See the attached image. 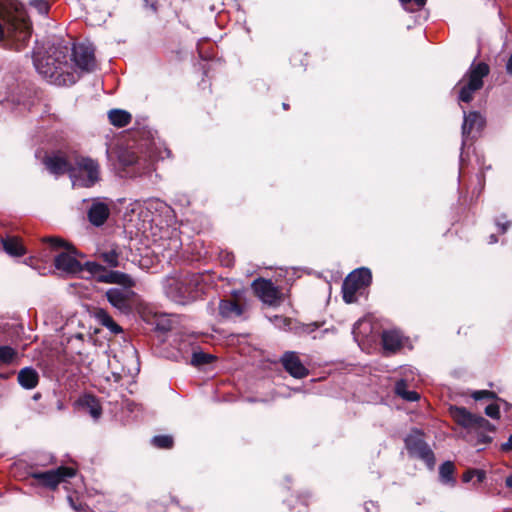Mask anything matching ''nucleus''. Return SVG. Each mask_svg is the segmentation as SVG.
Instances as JSON below:
<instances>
[{"label": "nucleus", "mask_w": 512, "mask_h": 512, "mask_svg": "<svg viewBox=\"0 0 512 512\" xmlns=\"http://www.w3.org/2000/svg\"><path fill=\"white\" fill-rule=\"evenodd\" d=\"M68 47L57 45L50 47L46 55L34 53V66L39 74L55 85H71L77 77L73 67L67 61Z\"/></svg>", "instance_id": "nucleus-3"}, {"label": "nucleus", "mask_w": 512, "mask_h": 512, "mask_svg": "<svg viewBox=\"0 0 512 512\" xmlns=\"http://www.w3.org/2000/svg\"><path fill=\"white\" fill-rule=\"evenodd\" d=\"M109 213V208L105 203L96 202L91 206L88 217L93 225L101 226L108 218Z\"/></svg>", "instance_id": "nucleus-17"}, {"label": "nucleus", "mask_w": 512, "mask_h": 512, "mask_svg": "<svg viewBox=\"0 0 512 512\" xmlns=\"http://www.w3.org/2000/svg\"><path fill=\"white\" fill-rule=\"evenodd\" d=\"M152 444L161 449H169L173 446V438L170 435H158L152 438Z\"/></svg>", "instance_id": "nucleus-27"}, {"label": "nucleus", "mask_w": 512, "mask_h": 512, "mask_svg": "<svg viewBox=\"0 0 512 512\" xmlns=\"http://www.w3.org/2000/svg\"><path fill=\"white\" fill-rule=\"evenodd\" d=\"M42 241L48 243L53 251H59L54 258V265L57 270L63 273L76 275L86 272L101 283L132 284L126 273L108 270L106 267L93 261H87L85 264H81L75 257L78 254L77 250L72 244L60 237H45Z\"/></svg>", "instance_id": "nucleus-1"}, {"label": "nucleus", "mask_w": 512, "mask_h": 512, "mask_svg": "<svg viewBox=\"0 0 512 512\" xmlns=\"http://www.w3.org/2000/svg\"><path fill=\"white\" fill-rule=\"evenodd\" d=\"M126 275L130 278L131 285L119 284L122 288H110L106 292L109 303L122 313H128L131 309V299L134 295L131 288L135 286V280L129 274Z\"/></svg>", "instance_id": "nucleus-10"}, {"label": "nucleus", "mask_w": 512, "mask_h": 512, "mask_svg": "<svg viewBox=\"0 0 512 512\" xmlns=\"http://www.w3.org/2000/svg\"><path fill=\"white\" fill-rule=\"evenodd\" d=\"M455 466L451 461L444 462L439 468L440 480L444 484L454 485L455 478L453 476Z\"/></svg>", "instance_id": "nucleus-24"}, {"label": "nucleus", "mask_w": 512, "mask_h": 512, "mask_svg": "<svg viewBox=\"0 0 512 512\" xmlns=\"http://www.w3.org/2000/svg\"><path fill=\"white\" fill-rule=\"evenodd\" d=\"M449 412L454 421L464 428H483L489 424L482 416L472 414L463 407L452 406Z\"/></svg>", "instance_id": "nucleus-13"}, {"label": "nucleus", "mask_w": 512, "mask_h": 512, "mask_svg": "<svg viewBox=\"0 0 512 512\" xmlns=\"http://www.w3.org/2000/svg\"><path fill=\"white\" fill-rule=\"evenodd\" d=\"M233 261V257L230 256V255H227V258H226V261H225V264L226 265H230Z\"/></svg>", "instance_id": "nucleus-44"}, {"label": "nucleus", "mask_w": 512, "mask_h": 512, "mask_svg": "<svg viewBox=\"0 0 512 512\" xmlns=\"http://www.w3.org/2000/svg\"><path fill=\"white\" fill-rule=\"evenodd\" d=\"M483 117L477 112H464V123L462 125V134L464 137L468 136L473 130H481L484 126Z\"/></svg>", "instance_id": "nucleus-16"}, {"label": "nucleus", "mask_w": 512, "mask_h": 512, "mask_svg": "<svg viewBox=\"0 0 512 512\" xmlns=\"http://www.w3.org/2000/svg\"><path fill=\"white\" fill-rule=\"evenodd\" d=\"M72 61L82 71H91L95 67L94 48L90 44H75L72 49Z\"/></svg>", "instance_id": "nucleus-12"}, {"label": "nucleus", "mask_w": 512, "mask_h": 512, "mask_svg": "<svg viewBox=\"0 0 512 512\" xmlns=\"http://www.w3.org/2000/svg\"><path fill=\"white\" fill-rule=\"evenodd\" d=\"M419 397L420 396L416 391H407L402 398L407 401H417Z\"/></svg>", "instance_id": "nucleus-35"}, {"label": "nucleus", "mask_w": 512, "mask_h": 512, "mask_svg": "<svg viewBox=\"0 0 512 512\" xmlns=\"http://www.w3.org/2000/svg\"><path fill=\"white\" fill-rule=\"evenodd\" d=\"M366 510H367V512H370V511H372V508H369V507L366 505Z\"/></svg>", "instance_id": "nucleus-48"}, {"label": "nucleus", "mask_w": 512, "mask_h": 512, "mask_svg": "<svg viewBox=\"0 0 512 512\" xmlns=\"http://www.w3.org/2000/svg\"><path fill=\"white\" fill-rule=\"evenodd\" d=\"M108 118L112 125L116 127H124L131 121V114L122 109H112L108 112Z\"/></svg>", "instance_id": "nucleus-21"}, {"label": "nucleus", "mask_w": 512, "mask_h": 512, "mask_svg": "<svg viewBox=\"0 0 512 512\" xmlns=\"http://www.w3.org/2000/svg\"><path fill=\"white\" fill-rule=\"evenodd\" d=\"M489 66L486 63H472L467 73L458 82L459 100L470 102L473 93L483 87V78L489 74Z\"/></svg>", "instance_id": "nucleus-5"}, {"label": "nucleus", "mask_w": 512, "mask_h": 512, "mask_svg": "<svg viewBox=\"0 0 512 512\" xmlns=\"http://www.w3.org/2000/svg\"><path fill=\"white\" fill-rule=\"evenodd\" d=\"M252 288L261 301L270 306H276L281 302V292L270 280L257 279L252 283Z\"/></svg>", "instance_id": "nucleus-11"}, {"label": "nucleus", "mask_w": 512, "mask_h": 512, "mask_svg": "<svg viewBox=\"0 0 512 512\" xmlns=\"http://www.w3.org/2000/svg\"><path fill=\"white\" fill-rule=\"evenodd\" d=\"M143 211V207L140 202H134L130 205V212L135 213L139 212L141 213Z\"/></svg>", "instance_id": "nucleus-36"}, {"label": "nucleus", "mask_w": 512, "mask_h": 512, "mask_svg": "<svg viewBox=\"0 0 512 512\" xmlns=\"http://www.w3.org/2000/svg\"><path fill=\"white\" fill-rule=\"evenodd\" d=\"M82 404L89 410L90 415L94 419H98L102 413V409L98 400L91 395H87L82 399Z\"/></svg>", "instance_id": "nucleus-25"}, {"label": "nucleus", "mask_w": 512, "mask_h": 512, "mask_svg": "<svg viewBox=\"0 0 512 512\" xmlns=\"http://www.w3.org/2000/svg\"><path fill=\"white\" fill-rule=\"evenodd\" d=\"M75 475L76 470L74 468L60 466L57 469L32 473L31 477L36 480L38 484L54 490L60 483L65 482L66 479L72 478Z\"/></svg>", "instance_id": "nucleus-9"}, {"label": "nucleus", "mask_w": 512, "mask_h": 512, "mask_svg": "<svg viewBox=\"0 0 512 512\" xmlns=\"http://www.w3.org/2000/svg\"><path fill=\"white\" fill-rule=\"evenodd\" d=\"M364 325H368V326H369V323H368L366 320H364V319H360V320H358V321L354 324L353 329H352V333H353L354 338H355L356 340H358L359 335L362 333V332L360 331V328H361L362 326H364Z\"/></svg>", "instance_id": "nucleus-33"}, {"label": "nucleus", "mask_w": 512, "mask_h": 512, "mask_svg": "<svg viewBox=\"0 0 512 512\" xmlns=\"http://www.w3.org/2000/svg\"><path fill=\"white\" fill-rule=\"evenodd\" d=\"M405 445L411 456L423 460L429 468H433L435 463L434 453L419 431H413L409 434L405 438Z\"/></svg>", "instance_id": "nucleus-8"}, {"label": "nucleus", "mask_w": 512, "mask_h": 512, "mask_svg": "<svg viewBox=\"0 0 512 512\" xmlns=\"http://www.w3.org/2000/svg\"><path fill=\"white\" fill-rule=\"evenodd\" d=\"M213 359V355L199 351L193 353L191 363L195 366H200L210 363Z\"/></svg>", "instance_id": "nucleus-29"}, {"label": "nucleus", "mask_w": 512, "mask_h": 512, "mask_svg": "<svg viewBox=\"0 0 512 512\" xmlns=\"http://www.w3.org/2000/svg\"><path fill=\"white\" fill-rule=\"evenodd\" d=\"M498 227L500 228V231L502 233H505L507 231L508 227H509V223L508 222L503 223V224L498 223Z\"/></svg>", "instance_id": "nucleus-41"}, {"label": "nucleus", "mask_w": 512, "mask_h": 512, "mask_svg": "<svg viewBox=\"0 0 512 512\" xmlns=\"http://www.w3.org/2000/svg\"><path fill=\"white\" fill-rule=\"evenodd\" d=\"M366 510H367V512H370V511H372V508H369V507L366 505Z\"/></svg>", "instance_id": "nucleus-47"}, {"label": "nucleus", "mask_w": 512, "mask_h": 512, "mask_svg": "<svg viewBox=\"0 0 512 512\" xmlns=\"http://www.w3.org/2000/svg\"><path fill=\"white\" fill-rule=\"evenodd\" d=\"M3 248L11 256H22L26 253L20 239L17 237H7L2 240Z\"/></svg>", "instance_id": "nucleus-20"}, {"label": "nucleus", "mask_w": 512, "mask_h": 512, "mask_svg": "<svg viewBox=\"0 0 512 512\" xmlns=\"http://www.w3.org/2000/svg\"><path fill=\"white\" fill-rule=\"evenodd\" d=\"M395 391H396L397 395H399L400 397H403V395L408 391L407 390L406 381L405 380H399L396 383Z\"/></svg>", "instance_id": "nucleus-34"}, {"label": "nucleus", "mask_w": 512, "mask_h": 512, "mask_svg": "<svg viewBox=\"0 0 512 512\" xmlns=\"http://www.w3.org/2000/svg\"><path fill=\"white\" fill-rule=\"evenodd\" d=\"M403 4L409 3L411 0H400Z\"/></svg>", "instance_id": "nucleus-46"}, {"label": "nucleus", "mask_w": 512, "mask_h": 512, "mask_svg": "<svg viewBox=\"0 0 512 512\" xmlns=\"http://www.w3.org/2000/svg\"><path fill=\"white\" fill-rule=\"evenodd\" d=\"M31 37V25L17 0H0V42L16 51L23 50Z\"/></svg>", "instance_id": "nucleus-2"}, {"label": "nucleus", "mask_w": 512, "mask_h": 512, "mask_svg": "<svg viewBox=\"0 0 512 512\" xmlns=\"http://www.w3.org/2000/svg\"><path fill=\"white\" fill-rule=\"evenodd\" d=\"M506 70L509 74H512V54L510 55V57L507 61Z\"/></svg>", "instance_id": "nucleus-40"}, {"label": "nucleus", "mask_w": 512, "mask_h": 512, "mask_svg": "<svg viewBox=\"0 0 512 512\" xmlns=\"http://www.w3.org/2000/svg\"><path fill=\"white\" fill-rule=\"evenodd\" d=\"M31 5H33L41 14L48 13L49 4L45 0H32Z\"/></svg>", "instance_id": "nucleus-31"}, {"label": "nucleus", "mask_w": 512, "mask_h": 512, "mask_svg": "<svg viewBox=\"0 0 512 512\" xmlns=\"http://www.w3.org/2000/svg\"><path fill=\"white\" fill-rule=\"evenodd\" d=\"M485 413L493 419H498L500 416L499 406L497 404H490L485 408Z\"/></svg>", "instance_id": "nucleus-32"}, {"label": "nucleus", "mask_w": 512, "mask_h": 512, "mask_svg": "<svg viewBox=\"0 0 512 512\" xmlns=\"http://www.w3.org/2000/svg\"><path fill=\"white\" fill-rule=\"evenodd\" d=\"M202 275L187 273L167 279L165 293L168 298L178 304H187L198 299L204 291Z\"/></svg>", "instance_id": "nucleus-4"}, {"label": "nucleus", "mask_w": 512, "mask_h": 512, "mask_svg": "<svg viewBox=\"0 0 512 512\" xmlns=\"http://www.w3.org/2000/svg\"><path fill=\"white\" fill-rule=\"evenodd\" d=\"M472 397L476 401L482 400V399H493V398H495V393L491 392V391H488V390H480V391H475L472 394Z\"/></svg>", "instance_id": "nucleus-30"}, {"label": "nucleus", "mask_w": 512, "mask_h": 512, "mask_svg": "<svg viewBox=\"0 0 512 512\" xmlns=\"http://www.w3.org/2000/svg\"><path fill=\"white\" fill-rule=\"evenodd\" d=\"M281 363L284 369L294 378L302 379L309 374V370L294 351L285 352L281 357Z\"/></svg>", "instance_id": "nucleus-14"}, {"label": "nucleus", "mask_w": 512, "mask_h": 512, "mask_svg": "<svg viewBox=\"0 0 512 512\" xmlns=\"http://www.w3.org/2000/svg\"><path fill=\"white\" fill-rule=\"evenodd\" d=\"M383 348L387 351L394 352L403 344V337L397 330L384 331L382 334Z\"/></svg>", "instance_id": "nucleus-18"}, {"label": "nucleus", "mask_w": 512, "mask_h": 512, "mask_svg": "<svg viewBox=\"0 0 512 512\" xmlns=\"http://www.w3.org/2000/svg\"><path fill=\"white\" fill-rule=\"evenodd\" d=\"M474 476H475V470H468L467 472H465L463 474L462 479L464 482H470Z\"/></svg>", "instance_id": "nucleus-37"}, {"label": "nucleus", "mask_w": 512, "mask_h": 512, "mask_svg": "<svg viewBox=\"0 0 512 512\" xmlns=\"http://www.w3.org/2000/svg\"><path fill=\"white\" fill-rule=\"evenodd\" d=\"M372 274L368 268H358L351 272L343 282V299L346 303H352L356 300V293L370 285Z\"/></svg>", "instance_id": "nucleus-7"}, {"label": "nucleus", "mask_w": 512, "mask_h": 512, "mask_svg": "<svg viewBox=\"0 0 512 512\" xmlns=\"http://www.w3.org/2000/svg\"><path fill=\"white\" fill-rule=\"evenodd\" d=\"M45 165L51 173L56 175L67 172L71 176V170H73V164L60 155L48 157L45 160Z\"/></svg>", "instance_id": "nucleus-15"}, {"label": "nucleus", "mask_w": 512, "mask_h": 512, "mask_svg": "<svg viewBox=\"0 0 512 512\" xmlns=\"http://www.w3.org/2000/svg\"><path fill=\"white\" fill-rule=\"evenodd\" d=\"M119 252L115 249H110L107 251H102L99 253L98 257L107 264V266L111 268H115L119 266Z\"/></svg>", "instance_id": "nucleus-26"}, {"label": "nucleus", "mask_w": 512, "mask_h": 512, "mask_svg": "<svg viewBox=\"0 0 512 512\" xmlns=\"http://www.w3.org/2000/svg\"><path fill=\"white\" fill-rule=\"evenodd\" d=\"M283 108L284 109H287L288 108V105L286 103H283Z\"/></svg>", "instance_id": "nucleus-49"}, {"label": "nucleus", "mask_w": 512, "mask_h": 512, "mask_svg": "<svg viewBox=\"0 0 512 512\" xmlns=\"http://www.w3.org/2000/svg\"><path fill=\"white\" fill-rule=\"evenodd\" d=\"M497 242V238L495 237V235H491L490 236V243H495Z\"/></svg>", "instance_id": "nucleus-45"}, {"label": "nucleus", "mask_w": 512, "mask_h": 512, "mask_svg": "<svg viewBox=\"0 0 512 512\" xmlns=\"http://www.w3.org/2000/svg\"><path fill=\"white\" fill-rule=\"evenodd\" d=\"M73 186L90 187L99 180V165L88 157L75 158L73 170H71Z\"/></svg>", "instance_id": "nucleus-6"}, {"label": "nucleus", "mask_w": 512, "mask_h": 512, "mask_svg": "<svg viewBox=\"0 0 512 512\" xmlns=\"http://www.w3.org/2000/svg\"><path fill=\"white\" fill-rule=\"evenodd\" d=\"M18 382L25 389H33L37 386L39 375L37 371L31 367H25L18 373Z\"/></svg>", "instance_id": "nucleus-19"}, {"label": "nucleus", "mask_w": 512, "mask_h": 512, "mask_svg": "<svg viewBox=\"0 0 512 512\" xmlns=\"http://www.w3.org/2000/svg\"><path fill=\"white\" fill-rule=\"evenodd\" d=\"M506 486L512 488V474L506 478Z\"/></svg>", "instance_id": "nucleus-42"}, {"label": "nucleus", "mask_w": 512, "mask_h": 512, "mask_svg": "<svg viewBox=\"0 0 512 512\" xmlns=\"http://www.w3.org/2000/svg\"><path fill=\"white\" fill-rule=\"evenodd\" d=\"M502 450L509 451L512 449V435L509 437L508 441L506 443H503L501 445Z\"/></svg>", "instance_id": "nucleus-38"}, {"label": "nucleus", "mask_w": 512, "mask_h": 512, "mask_svg": "<svg viewBox=\"0 0 512 512\" xmlns=\"http://www.w3.org/2000/svg\"><path fill=\"white\" fill-rule=\"evenodd\" d=\"M219 313L222 317L231 318L240 316L242 308L232 300H221L219 303Z\"/></svg>", "instance_id": "nucleus-22"}, {"label": "nucleus", "mask_w": 512, "mask_h": 512, "mask_svg": "<svg viewBox=\"0 0 512 512\" xmlns=\"http://www.w3.org/2000/svg\"><path fill=\"white\" fill-rule=\"evenodd\" d=\"M413 1L415 2V4H416L419 8L423 7V6L425 5V3H426V0H413Z\"/></svg>", "instance_id": "nucleus-43"}, {"label": "nucleus", "mask_w": 512, "mask_h": 512, "mask_svg": "<svg viewBox=\"0 0 512 512\" xmlns=\"http://www.w3.org/2000/svg\"><path fill=\"white\" fill-rule=\"evenodd\" d=\"M95 317L100 324L108 328L111 332L115 334L122 332L121 327L115 323L112 317L104 309H97L95 311Z\"/></svg>", "instance_id": "nucleus-23"}, {"label": "nucleus", "mask_w": 512, "mask_h": 512, "mask_svg": "<svg viewBox=\"0 0 512 512\" xmlns=\"http://www.w3.org/2000/svg\"><path fill=\"white\" fill-rule=\"evenodd\" d=\"M475 476L477 477L478 482H481V481H483L485 474L481 470H475Z\"/></svg>", "instance_id": "nucleus-39"}, {"label": "nucleus", "mask_w": 512, "mask_h": 512, "mask_svg": "<svg viewBox=\"0 0 512 512\" xmlns=\"http://www.w3.org/2000/svg\"><path fill=\"white\" fill-rule=\"evenodd\" d=\"M16 356V352L9 346H0V365L11 363Z\"/></svg>", "instance_id": "nucleus-28"}]
</instances>
